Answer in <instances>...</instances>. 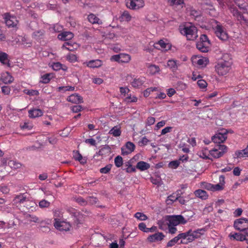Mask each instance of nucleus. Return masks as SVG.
I'll return each mask as SVG.
<instances>
[{
	"mask_svg": "<svg viewBox=\"0 0 248 248\" xmlns=\"http://www.w3.org/2000/svg\"><path fill=\"white\" fill-rule=\"evenodd\" d=\"M54 220V226L57 230L66 232L70 230L71 226L69 222L64 221H60V219L58 218H55Z\"/></svg>",
	"mask_w": 248,
	"mask_h": 248,
	"instance_id": "obj_6",
	"label": "nucleus"
},
{
	"mask_svg": "<svg viewBox=\"0 0 248 248\" xmlns=\"http://www.w3.org/2000/svg\"><path fill=\"white\" fill-rule=\"evenodd\" d=\"M233 226L240 232L247 231L248 230V219L244 217L237 219L234 221Z\"/></svg>",
	"mask_w": 248,
	"mask_h": 248,
	"instance_id": "obj_5",
	"label": "nucleus"
},
{
	"mask_svg": "<svg viewBox=\"0 0 248 248\" xmlns=\"http://www.w3.org/2000/svg\"><path fill=\"white\" fill-rule=\"evenodd\" d=\"M1 80L5 84H10L14 80V78L8 72L3 73L1 75Z\"/></svg>",
	"mask_w": 248,
	"mask_h": 248,
	"instance_id": "obj_14",
	"label": "nucleus"
},
{
	"mask_svg": "<svg viewBox=\"0 0 248 248\" xmlns=\"http://www.w3.org/2000/svg\"><path fill=\"white\" fill-rule=\"evenodd\" d=\"M26 200V197H24L23 194L17 195L14 199V202L15 203H23Z\"/></svg>",
	"mask_w": 248,
	"mask_h": 248,
	"instance_id": "obj_37",
	"label": "nucleus"
},
{
	"mask_svg": "<svg viewBox=\"0 0 248 248\" xmlns=\"http://www.w3.org/2000/svg\"><path fill=\"white\" fill-rule=\"evenodd\" d=\"M136 2V0H126V5L130 9L137 10Z\"/></svg>",
	"mask_w": 248,
	"mask_h": 248,
	"instance_id": "obj_29",
	"label": "nucleus"
},
{
	"mask_svg": "<svg viewBox=\"0 0 248 248\" xmlns=\"http://www.w3.org/2000/svg\"><path fill=\"white\" fill-rule=\"evenodd\" d=\"M125 148L127 151H126L125 149L124 148H121L122 154L123 155H126L133 152L135 148V145L133 143L128 141L125 144Z\"/></svg>",
	"mask_w": 248,
	"mask_h": 248,
	"instance_id": "obj_11",
	"label": "nucleus"
},
{
	"mask_svg": "<svg viewBox=\"0 0 248 248\" xmlns=\"http://www.w3.org/2000/svg\"><path fill=\"white\" fill-rule=\"evenodd\" d=\"M216 36L221 40L225 41L228 39L229 36L225 28L221 25L217 24L215 28Z\"/></svg>",
	"mask_w": 248,
	"mask_h": 248,
	"instance_id": "obj_7",
	"label": "nucleus"
},
{
	"mask_svg": "<svg viewBox=\"0 0 248 248\" xmlns=\"http://www.w3.org/2000/svg\"><path fill=\"white\" fill-rule=\"evenodd\" d=\"M164 237L163 233H154L149 236L147 239L150 242H157L163 239Z\"/></svg>",
	"mask_w": 248,
	"mask_h": 248,
	"instance_id": "obj_15",
	"label": "nucleus"
},
{
	"mask_svg": "<svg viewBox=\"0 0 248 248\" xmlns=\"http://www.w3.org/2000/svg\"><path fill=\"white\" fill-rule=\"evenodd\" d=\"M50 74H46L42 77L43 82L45 83H48L50 81Z\"/></svg>",
	"mask_w": 248,
	"mask_h": 248,
	"instance_id": "obj_63",
	"label": "nucleus"
},
{
	"mask_svg": "<svg viewBox=\"0 0 248 248\" xmlns=\"http://www.w3.org/2000/svg\"><path fill=\"white\" fill-rule=\"evenodd\" d=\"M0 62L3 65H6L9 67H11L8 55L2 51H0Z\"/></svg>",
	"mask_w": 248,
	"mask_h": 248,
	"instance_id": "obj_12",
	"label": "nucleus"
},
{
	"mask_svg": "<svg viewBox=\"0 0 248 248\" xmlns=\"http://www.w3.org/2000/svg\"><path fill=\"white\" fill-rule=\"evenodd\" d=\"M82 107L80 105L74 106L72 108V110L74 113H78L81 111Z\"/></svg>",
	"mask_w": 248,
	"mask_h": 248,
	"instance_id": "obj_60",
	"label": "nucleus"
},
{
	"mask_svg": "<svg viewBox=\"0 0 248 248\" xmlns=\"http://www.w3.org/2000/svg\"><path fill=\"white\" fill-rule=\"evenodd\" d=\"M229 237L232 240H236L240 241L246 240L248 243V233H245V235L243 233H231L229 235Z\"/></svg>",
	"mask_w": 248,
	"mask_h": 248,
	"instance_id": "obj_10",
	"label": "nucleus"
},
{
	"mask_svg": "<svg viewBox=\"0 0 248 248\" xmlns=\"http://www.w3.org/2000/svg\"><path fill=\"white\" fill-rule=\"evenodd\" d=\"M138 227L141 231L144 232H149L148 228L146 227V224L143 222L140 223L138 225Z\"/></svg>",
	"mask_w": 248,
	"mask_h": 248,
	"instance_id": "obj_49",
	"label": "nucleus"
},
{
	"mask_svg": "<svg viewBox=\"0 0 248 248\" xmlns=\"http://www.w3.org/2000/svg\"><path fill=\"white\" fill-rule=\"evenodd\" d=\"M209 62L206 58H200L197 60V63L202 67L206 66L207 62Z\"/></svg>",
	"mask_w": 248,
	"mask_h": 248,
	"instance_id": "obj_45",
	"label": "nucleus"
},
{
	"mask_svg": "<svg viewBox=\"0 0 248 248\" xmlns=\"http://www.w3.org/2000/svg\"><path fill=\"white\" fill-rule=\"evenodd\" d=\"M75 201L81 205H85L87 203V200H84L81 197L75 198Z\"/></svg>",
	"mask_w": 248,
	"mask_h": 248,
	"instance_id": "obj_50",
	"label": "nucleus"
},
{
	"mask_svg": "<svg viewBox=\"0 0 248 248\" xmlns=\"http://www.w3.org/2000/svg\"><path fill=\"white\" fill-rule=\"evenodd\" d=\"M177 197L175 198V200H177L179 201V202L182 204H185V200L181 196V195L182 194V192L181 190H179L177 191Z\"/></svg>",
	"mask_w": 248,
	"mask_h": 248,
	"instance_id": "obj_43",
	"label": "nucleus"
},
{
	"mask_svg": "<svg viewBox=\"0 0 248 248\" xmlns=\"http://www.w3.org/2000/svg\"><path fill=\"white\" fill-rule=\"evenodd\" d=\"M136 1L137 9L142 8L144 6V2L143 0H136Z\"/></svg>",
	"mask_w": 248,
	"mask_h": 248,
	"instance_id": "obj_64",
	"label": "nucleus"
},
{
	"mask_svg": "<svg viewBox=\"0 0 248 248\" xmlns=\"http://www.w3.org/2000/svg\"><path fill=\"white\" fill-rule=\"evenodd\" d=\"M131 59L129 55L125 53H121V62L127 63Z\"/></svg>",
	"mask_w": 248,
	"mask_h": 248,
	"instance_id": "obj_38",
	"label": "nucleus"
},
{
	"mask_svg": "<svg viewBox=\"0 0 248 248\" xmlns=\"http://www.w3.org/2000/svg\"><path fill=\"white\" fill-rule=\"evenodd\" d=\"M128 167L126 169V171L127 172L131 173L133 172L136 171V169L134 167H132V165L130 164L129 162H127Z\"/></svg>",
	"mask_w": 248,
	"mask_h": 248,
	"instance_id": "obj_61",
	"label": "nucleus"
},
{
	"mask_svg": "<svg viewBox=\"0 0 248 248\" xmlns=\"http://www.w3.org/2000/svg\"><path fill=\"white\" fill-rule=\"evenodd\" d=\"M221 131V132L217 133L212 137V140L214 143L220 144L224 142L227 139V134L228 131L227 130H222Z\"/></svg>",
	"mask_w": 248,
	"mask_h": 248,
	"instance_id": "obj_8",
	"label": "nucleus"
},
{
	"mask_svg": "<svg viewBox=\"0 0 248 248\" xmlns=\"http://www.w3.org/2000/svg\"><path fill=\"white\" fill-rule=\"evenodd\" d=\"M170 5H180L183 3V0H169Z\"/></svg>",
	"mask_w": 248,
	"mask_h": 248,
	"instance_id": "obj_62",
	"label": "nucleus"
},
{
	"mask_svg": "<svg viewBox=\"0 0 248 248\" xmlns=\"http://www.w3.org/2000/svg\"><path fill=\"white\" fill-rule=\"evenodd\" d=\"M187 220L182 215H168L165 217L164 220H159L158 222L160 229L162 231H169V232H181L182 231L178 230L177 227L180 225L185 224Z\"/></svg>",
	"mask_w": 248,
	"mask_h": 248,
	"instance_id": "obj_1",
	"label": "nucleus"
},
{
	"mask_svg": "<svg viewBox=\"0 0 248 248\" xmlns=\"http://www.w3.org/2000/svg\"><path fill=\"white\" fill-rule=\"evenodd\" d=\"M197 48L202 52H207L209 50V46L198 42L196 44Z\"/></svg>",
	"mask_w": 248,
	"mask_h": 248,
	"instance_id": "obj_26",
	"label": "nucleus"
},
{
	"mask_svg": "<svg viewBox=\"0 0 248 248\" xmlns=\"http://www.w3.org/2000/svg\"><path fill=\"white\" fill-rule=\"evenodd\" d=\"M111 167H112V165L108 164L105 167L101 168L100 170V172L102 173H105V174L108 173L110 171V170L111 169Z\"/></svg>",
	"mask_w": 248,
	"mask_h": 248,
	"instance_id": "obj_46",
	"label": "nucleus"
},
{
	"mask_svg": "<svg viewBox=\"0 0 248 248\" xmlns=\"http://www.w3.org/2000/svg\"><path fill=\"white\" fill-rule=\"evenodd\" d=\"M88 20L92 24H99V18H98L93 14H90L88 16Z\"/></svg>",
	"mask_w": 248,
	"mask_h": 248,
	"instance_id": "obj_32",
	"label": "nucleus"
},
{
	"mask_svg": "<svg viewBox=\"0 0 248 248\" xmlns=\"http://www.w3.org/2000/svg\"><path fill=\"white\" fill-rule=\"evenodd\" d=\"M1 91L5 95H8L11 92V88L9 86H4L1 87Z\"/></svg>",
	"mask_w": 248,
	"mask_h": 248,
	"instance_id": "obj_55",
	"label": "nucleus"
},
{
	"mask_svg": "<svg viewBox=\"0 0 248 248\" xmlns=\"http://www.w3.org/2000/svg\"><path fill=\"white\" fill-rule=\"evenodd\" d=\"M131 16L127 11H124L120 16L119 19L121 21H128L131 19Z\"/></svg>",
	"mask_w": 248,
	"mask_h": 248,
	"instance_id": "obj_34",
	"label": "nucleus"
},
{
	"mask_svg": "<svg viewBox=\"0 0 248 248\" xmlns=\"http://www.w3.org/2000/svg\"><path fill=\"white\" fill-rule=\"evenodd\" d=\"M210 155L215 158H218L222 156V153H220L217 148H214L212 150L209 151Z\"/></svg>",
	"mask_w": 248,
	"mask_h": 248,
	"instance_id": "obj_27",
	"label": "nucleus"
},
{
	"mask_svg": "<svg viewBox=\"0 0 248 248\" xmlns=\"http://www.w3.org/2000/svg\"><path fill=\"white\" fill-rule=\"evenodd\" d=\"M67 100L75 104H79L83 102L82 97L78 94H73L69 96Z\"/></svg>",
	"mask_w": 248,
	"mask_h": 248,
	"instance_id": "obj_13",
	"label": "nucleus"
},
{
	"mask_svg": "<svg viewBox=\"0 0 248 248\" xmlns=\"http://www.w3.org/2000/svg\"><path fill=\"white\" fill-rule=\"evenodd\" d=\"M194 194L196 197H199L202 200H206L208 198V197L206 191L202 189L196 190L194 192Z\"/></svg>",
	"mask_w": 248,
	"mask_h": 248,
	"instance_id": "obj_25",
	"label": "nucleus"
},
{
	"mask_svg": "<svg viewBox=\"0 0 248 248\" xmlns=\"http://www.w3.org/2000/svg\"><path fill=\"white\" fill-rule=\"evenodd\" d=\"M198 42L208 46L210 45V40L205 34H202L200 36V40Z\"/></svg>",
	"mask_w": 248,
	"mask_h": 248,
	"instance_id": "obj_40",
	"label": "nucleus"
},
{
	"mask_svg": "<svg viewBox=\"0 0 248 248\" xmlns=\"http://www.w3.org/2000/svg\"><path fill=\"white\" fill-rule=\"evenodd\" d=\"M22 45L25 47H29L31 46V42L29 41L26 38L22 37L21 41Z\"/></svg>",
	"mask_w": 248,
	"mask_h": 248,
	"instance_id": "obj_47",
	"label": "nucleus"
},
{
	"mask_svg": "<svg viewBox=\"0 0 248 248\" xmlns=\"http://www.w3.org/2000/svg\"><path fill=\"white\" fill-rule=\"evenodd\" d=\"M145 79L144 78H135L131 82V85L134 88H140L145 82Z\"/></svg>",
	"mask_w": 248,
	"mask_h": 248,
	"instance_id": "obj_23",
	"label": "nucleus"
},
{
	"mask_svg": "<svg viewBox=\"0 0 248 248\" xmlns=\"http://www.w3.org/2000/svg\"><path fill=\"white\" fill-rule=\"evenodd\" d=\"M149 140L145 137H143L141 140L139 141V144L140 146L146 145Z\"/></svg>",
	"mask_w": 248,
	"mask_h": 248,
	"instance_id": "obj_59",
	"label": "nucleus"
},
{
	"mask_svg": "<svg viewBox=\"0 0 248 248\" xmlns=\"http://www.w3.org/2000/svg\"><path fill=\"white\" fill-rule=\"evenodd\" d=\"M234 2L240 9L247 10L248 5L244 0H234Z\"/></svg>",
	"mask_w": 248,
	"mask_h": 248,
	"instance_id": "obj_30",
	"label": "nucleus"
},
{
	"mask_svg": "<svg viewBox=\"0 0 248 248\" xmlns=\"http://www.w3.org/2000/svg\"><path fill=\"white\" fill-rule=\"evenodd\" d=\"M74 217V225H76L77 227L78 224L82 223V215L79 212H76L73 213Z\"/></svg>",
	"mask_w": 248,
	"mask_h": 248,
	"instance_id": "obj_21",
	"label": "nucleus"
},
{
	"mask_svg": "<svg viewBox=\"0 0 248 248\" xmlns=\"http://www.w3.org/2000/svg\"><path fill=\"white\" fill-rule=\"evenodd\" d=\"M134 217L141 221H144L148 219L147 216L144 213L141 212H137L134 215Z\"/></svg>",
	"mask_w": 248,
	"mask_h": 248,
	"instance_id": "obj_39",
	"label": "nucleus"
},
{
	"mask_svg": "<svg viewBox=\"0 0 248 248\" xmlns=\"http://www.w3.org/2000/svg\"><path fill=\"white\" fill-rule=\"evenodd\" d=\"M231 13L232 14L233 16L235 18H238L241 13L238 11V9L234 6H230L229 7Z\"/></svg>",
	"mask_w": 248,
	"mask_h": 248,
	"instance_id": "obj_36",
	"label": "nucleus"
},
{
	"mask_svg": "<svg viewBox=\"0 0 248 248\" xmlns=\"http://www.w3.org/2000/svg\"><path fill=\"white\" fill-rule=\"evenodd\" d=\"M215 148L219 151L220 152L222 153V155H224L228 151V147L225 145H222L220 144H217Z\"/></svg>",
	"mask_w": 248,
	"mask_h": 248,
	"instance_id": "obj_41",
	"label": "nucleus"
},
{
	"mask_svg": "<svg viewBox=\"0 0 248 248\" xmlns=\"http://www.w3.org/2000/svg\"><path fill=\"white\" fill-rule=\"evenodd\" d=\"M207 151L206 149H205L204 150H202L200 152L199 156L205 159H211L207 155L206 152Z\"/></svg>",
	"mask_w": 248,
	"mask_h": 248,
	"instance_id": "obj_53",
	"label": "nucleus"
},
{
	"mask_svg": "<svg viewBox=\"0 0 248 248\" xmlns=\"http://www.w3.org/2000/svg\"><path fill=\"white\" fill-rule=\"evenodd\" d=\"M198 86L202 89H204L207 87V82L203 79H200L197 81Z\"/></svg>",
	"mask_w": 248,
	"mask_h": 248,
	"instance_id": "obj_54",
	"label": "nucleus"
},
{
	"mask_svg": "<svg viewBox=\"0 0 248 248\" xmlns=\"http://www.w3.org/2000/svg\"><path fill=\"white\" fill-rule=\"evenodd\" d=\"M180 164V162L178 160H174L170 162L169 164V166L170 168L173 169L177 168Z\"/></svg>",
	"mask_w": 248,
	"mask_h": 248,
	"instance_id": "obj_51",
	"label": "nucleus"
},
{
	"mask_svg": "<svg viewBox=\"0 0 248 248\" xmlns=\"http://www.w3.org/2000/svg\"><path fill=\"white\" fill-rule=\"evenodd\" d=\"M121 53L117 55H114L111 56L110 58V60L111 61L117 62H121Z\"/></svg>",
	"mask_w": 248,
	"mask_h": 248,
	"instance_id": "obj_57",
	"label": "nucleus"
},
{
	"mask_svg": "<svg viewBox=\"0 0 248 248\" xmlns=\"http://www.w3.org/2000/svg\"><path fill=\"white\" fill-rule=\"evenodd\" d=\"M103 62L102 61L96 59L91 60L87 63V66L90 68H98L102 65Z\"/></svg>",
	"mask_w": 248,
	"mask_h": 248,
	"instance_id": "obj_18",
	"label": "nucleus"
},
{
	"mask_svg": "<svg viewBox=\"0 0 248 248\" xmlns=\"http://www.w3.org/2000/svg\"><path fill=\"white\" fill-rule=\"evenodd\" d=\"M114 163L117 167H121L123 164V158L120 155L117 156L114 159Z\"/></svg>",
	"mask_w": 248,
	"mask_h": 248,
	"instance_id": "obj_42",
	"label": "nucleus"
},
{
	"mask_svg": "<svg viewBox=\"0 0 248 248\" xmlns=\"http://www.w3.org/2000/svg\"><path fill=\"white\" fill-rule=\"evenodd\" d=\"M231 62L226 61L219 62L215 66L217 72L219 75H226L231 69Z\"/></svg>",
	"mask_w": 248,
	"mask_h": 248,
	"instance_id": "obj_4",
	"label": "nucleus"
},
{
	"mask_svg": "<svg viewBox=\"0 0 248 248\" xmlns=\"http://www.w3.org/2000/svg\"><path fill=\"white\" fill-rule=\"evenodd\" d=\"M235 157L236 158H242L248 157V145L246 148L242 150L236 151L234 154Z\"/></svg>",
	"mask_w": 248,
	"mask_h": 248,
	"instance_id": "obj_20",
	"label": "nucleus"
},
{
	"mask_svg": "<svg viewBox=\"0 0 248 248\" xmlns=\"http://www.w3.org/2000/svg\"><path fill=\"white\" fill-rule=\"evenodd\" d=\"M9 166L13 169H16L20 168L21 164L13 160H11L8 162Z\"/></svg>",
	"mask_w": 248,
	"mask_h": 248,
	"instance_id": "obj_44",
	"label": "nucleus"
},
{
	"mask_svg": "<svg viewBox=\"0 0 248 248\" xmlns=\"http://www.w3.org/2000/svg\"><path fill=\"white\" fill-rule=\"evenodd\" d=\"M154 46L157 49H164L167 50L170 49L171 46L169 44H167L162 40H160L157 43L155 44Z\"/></svg>",
	"mask_w": 248,
	"mask_h": 248,
	"instance_id": "obj_17",
	"label": "nucleus"
},
{
	"mask_svg": "<svg viewBox=\"0 0 248 248\" xmlns=\"http://www.w3.org/2000/svg\"><path fill=\"white\" fill-rule=\"evenodd\" d=\"M109 133L114 137H118L121 135V131L120 128L114 126L109 131Z\"/></svg>",
	"mask_w": 248,
	"mask_h": 248,
	"instance_id": "obj_33",
	"label": "nucleus"
},
{
	"mask_svg": "<svg viewBox=\"0 0 248 248\" xmlns=\"http://www.w3.org/2000/svg\"><path fill=\"white\" fill-rule=\"evenodd\" d=\"M74 37V34L70 31H65L58 35V38L62 40H68Z\"/></svg>",
	"mask_w": 248,
	"mask_h": 248,
	"instance_id": "obj_22",
	"label": "nucleus"
},
{
	"mask_svg": "<svg viewBox=\"0 0 248 248\" xmlns=\"http://www.w3.org/2000/svg\"><path fill=\"white\" fill-rule=\"evenodd\" d=\"M219 184L213 185L212 191H220L223 189V186L225 183V177L223 175H221L219 177Z\"/></svg>",
	"mask_w": 248,
	"mask_h": 248,
	"instance_id": "obj_16",
	"label": "nucleus"
},
{
	"mask_svg": "<svg viewBox=\"0 0 248 248\" xmlns=\"http://www.w3.org/2000/svg\"><path fill=\"white\" fill-rule=\"evenodd\" d=\"M199 237L193 233H179L177 236L170 240L167 245L168 247H171L176 243L187 244Z\"/></svg>",
	"mask_w": 248,
	"mask_h": 248,
	"instance_id": "obj_2",
	"label": "nucleus"
},
{
	"mask_svg": "<svg viewBox=\"0 0 248 248\" xmlns=\"http://www.w3.org/2000/svg\"><path fill=\"white\" fill-rule=\"evenodd\" d=\"M180 31L188 40L193 41L198 37L197 29L195 26H185Z\"/></svg>",
	"mask_w": 248,
	"mask_h": 248,
	"instance_id": "obj_3",
	"label": "nucleus"
},
{
	"mask_svg": "<svg viewBox=\"0 0 248 248\" xmlns=\"http://www.w3.org/2000/svg\"><path fill=\"white\" fill-rule=\"evenodd\" d=\"M4 19L6 25L9 27H14L17 25L16 17L11 16L9 13L5 14Z\"/></svg>",
	"mask_w": 248,
	"mask_h": 248,
	"instance_id": "obj_9",
	"label": "nucleus"
},
{
	"mask_svg": "<svg viewBox=\"0 0 248 248\" xmlns=\"http://www.w3.org/2000/svg\"><path fill=\"white\" fill-rule=\"evenodd\" d=\"M50 205V202L45 200H42L39 202V206L40 208H46Z\"/></svg>",
	"mask_w": 248,
	"mask_h": 248,
	"instance_id": "obj_48",
	"label": "nucleus"
},
{
	"mask_svg": "<svg viewBox=\"0 0 248 248\" xmlns=\"http://www.w3.org/2000/svg\"><path fill=\"white\" fill-rule=\"evenodd\" d=\"M159 67L155 65H150L148 67V72L151 75H154L159 71Z\"/></svg>",
	"mask_w": 248,
	"mask_h": 248,
	"instance_id": "obj_35",
	"label": "nucleus"
},
{
	"mask_svg": "<svg viewBox=\"0 0 248 248\" xmlns=\"http://www.w3.org/2000/svg\"><path fill=\"white\" fill-rule=\"evenodd\" d=\"M202 186H203V188H204L207 190L212 191L213 187V185L210 184V183L203 182V183H202Z\"/></svg>",
	"mask_w": 248,
	"mask_h": 248,
	"instance_id": "obj_58",
	"label": "nucleus"
},
{
	"mask_svg": "<svg viewBox=\"0 0 248 248\" xmlns=\"http://www.w3.org/2000/svg\"><path fill=\"white\" fill-rule=\"evenodd\" d=\"M150 167V165L149 163L142 161L138 162L136 165L137 169L140 170V171L147 170L149 169Z\"/></svg>",
	"mask_w": 248,
	"mask_h": 248,
	"instance_id": "obj_24",
	"label": "nucleus"
},
{
	"mask_svg": "<svg viewBox=\"0 0 248 248\" xmlns=\"http://www.w3.org/2000/svg\"><path fill=\"white\" fill-rule=\"evenodd\" d=\"M29 117L35 118L43 115V112L40 109H32L29 111Z\"/></svg>",
	"mask_w": 248,
	"mask_h": 248,
	"instance_id": "obj_19",
	"label": "nucleus"
},
{
	"mask_svg": "<svg viewBox=\"0 0 248 248\" xmlns=\"http://www.w3.org/2000/svg\"><path fill=\"white\" fill-rule=\"evenodd\" d=\"M168 67L172 70V71H176L178 68L177 61L173 60H170L167 63Z\"/></svg>",
	"mask_w": 248,
	"mask_h": 248,
	"instance_id": "obj_28",
	"label": "nucleus"
},
{
	"mask_svg": "<svg viewBox=\"0 0 248 248\" xmlns=\"http://www.w3.org/2000/svg\"><path fill=\"white\" fill-rule=\"evenodd\" d=\"M62 64H61L59 62H57L53 63L52 65V67L53 70L55 71H58L60 70L61 69H62Z\"/></svg>",
	"mask_w": 248,
	"mask_h": 248,
	"instance_id": "obj_56",
	"label": "nucleus"
},
{
	"mask_svg": "<svg viewBox=\"0 0 248 248\" xmlns=\"http://www.w3.org/2000/svg\"><path fill=\"white\" fill-rule=\"evenodd\" d=\"M98 201L97 198L94 197H89L87 199V203L89 202L91 204L97 203Z\"/></svg>",
	"mask_w": 248,
	"mask_h": 248,
	"instance_id": "obj_52",
	"label": "nucleus"
},
{
	"mask_svg": "<svg viewBox=\"0 0 248 248\" xmlns=\"http://www.w3.org/2000/svg\"><path fill=\"white\" fill-rule=\"evenodd\" d=\"M236 19L242 25L248 26V19L246 18L241 13L238 18H236Z\"/></svg>",
	"mask_w": 248,
	"mask_h": 248,
	"instance_id": "obj_31",
	"label": "nucleus"
}]
</instances>
